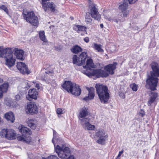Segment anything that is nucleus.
<instances>
[{"label":"nucleus","instance_id":"f257e3e1","mask_svg":"<svg viewBox=\"0 0 159 159\" xmlns=\"http://www.w3.org/2000/svg\"><path fill=\"white\" fill-rule=\"evenodd\" d=\"M84 70H82L83 73L89 77L95 76L97 78H104L108 76V74L103 70L98 69L93 70L91 72L89 70H91L92 68L94 67V64L93 60L91 59H87L86 65L83 66Z\"/></svg>","mask_w":159,"mask_h":159},{"label":"nucleus","instance_id":"f03ea898","mask_svg":"<svg viewBox=\"0 0 159 159\" xmlns=\"http://www.w3.org/2000/svg\"><path fill=\"white\" fill-rule=\"evenodd\" d=\"M151 66L152 71L150 73L151 76L146 80V85L149 86L152 91L156 90V87L158 82L157 77H159V69L157 63L152 62Z\"/></svg>","mask_w":159,"mask_h":159},{"label":"nucleus","instance_id":"7ed1b4c3","mask_svg":"<svg viewBox=\"0 0 159 159\" xmlns=\"http://www.w3.org/2000/svg\"><path fill=\"white\" fill-rule=\"evenodd\" d=\"M56 132L53 131L54 137L52 142L54 144L55 149L56 152L57 154L59 157L61 159H66L68 156H70V151L69 148L65 147L64 148L63 146H60L58 144H59L60 139H56L55 137V134Z\"/></svg>","mask_w":159,"mask_h":159},{"label":"nucleus","instance_id":"20e7f679","mask_svg":"<svg viewBox=\"0 0 159 159\" xmlns=\"http://www.w3.org/2000/svg\"><path fill=\"white\" fill-rule=\"evenodd\" d=\"M95 87L101 102L104 104L107 103L110 98V95L107 87L98 84H96Z\"/></svg>","mask_w":159,"mask_h":159},{"label":"nucleus","instance_id":"39448f33","mask_svg":"<svg viewBox=\"0 0 159 159\" xmlns=\"http://www.w3.org/2000/svg\"><path fill=\"white\" fill-rule=\"evenodd\" d=\"M62 87L68 93L75 96L80 95L81 92V90L78 84L70 81H65L62 85Z\"/></svg>","mask_w":159,"mask_h":159},{"label":"nucleus","instance_id":"423d86ee","mask_svg":"<svg viewBox=\"0 0 159 159\" xmlns=\"http://www.w3.org/2000/svg\"><path fill=\"white\" fill-rule=\"evenodd\" d=\"M23 17L28 22L30 23L32 25L36 26L39 24L38 18L35 15L33 11L28 12L24 10Z\"/></svg>","mask_w":159,"mask_h":159},{"label":"nucleus","instance_id":"0eeeda50","mask_svg":"<svg viewBox=\"0 0 159 159\" xmlns=\"http://www.w3.org/2000/svg\"><path fill=\"white\" fill-rule=\"evenodd\" d=\"M90 2L88 8V10L90 11L89 13L91 17L94 18L95 20H99L101 18V15L99 14L97 8L96 7V5L94 3H91V1L89 0Z\"/></svg>","mask_w":159,"mask_h":159},{"label":"nucleus","instance_id":"6e6552de","mask_svg":"<svg viewBox=\"0 0 159 159\" xmlns=\"http://www.w3.org/2000/svg\"><path fill=\"white\" fill-rule=\"evenodd\" d=\"M50 0H42V5L45 11H51L52 12L56 13L57 10L56 5L52 2H50Z\"/></svg>","mask_w":159,"mask_h":159},{"label":"nucleus","instance_id":"1a4fd4ad","mask_svg":"<svg viewBox=\"0 0 159 159\" xmlns=\"http://www.w3.org/2000/svg\"><path fill=\"white\" fill-rule=\"evenodd\" d=\"M0 56L4 58L6 64L10 67V49L0 47Z\"/></svg>","mask_w":159,"mask_h":159},{"label":"nucleus","instance_id":"9d476101","mask_svg":"<svg viewBox=\"0 0 159 159\" xmlns=\"http://www.w3.org/2000/svg\"><path fill=\"white\" fill-rule=\"evenodd\" d=\"M96 136L98 138L97 142L99 144L104 145L105 144V141L107 140L108 136L106 133L103 130H101L95 134Z\"/></svg>","mask_w":159,"mask_h":159},{"label":"nucleus","instance_id":"9b49d317","mask_svg":"<svg viewBox=\"0 0 159 159\" xmlns=\"http://www.w3.org/2000/svg\"><path fill=\"white\" fill-rule=\"evenodd\" d=\"M26 113L31 114H35L38 113V107L35 102H30L25 108Z\"/></svg>","mask_w":159,"mask_h":159},{"label":"nucleus","instance_id":"f8f14e48","mask_svg":"<svg viewBox=\"0 0 159 159\" xmlns=\"http://www.w3.org/2000/svg\"><path fill=\"white\" fill-rule=\"evenodd\" d=\"M16 66L20 72L22 74L28 75L30 73V71L29 70L28 67L24 62H18Z\"/></svg>","mask_w":159,"mask_h":159},{"label":"nucleus","instance_id":"ddd939ff","mask_svg":"<svg viewBox=\"0 0 159 159\" xmlns=\"http://www.w3.org/2000/svg\"><path fill=\"white\" fill-rule=\"evenodd\" d=\"M38 95V93L35 88L30 89L28 92V94L27 95L26 98L29 101H31L32 99H37Z\"/></svg>","mask_w":159,"mask_h":159},{"label":"nucleus","instance_id":"4468645a","mask_svg":"<svg viewBox=\"0 0 159 159\" xmlns=\"http://www.w3.org/2000/svg\"><path fill=\"white\" fill-rule=\"evenodd\" d=\"M128 6V3L125 1H124L123 2L120 4L119 6V8L123 14L124 17H126L129 14V11L127 10Z\"/></svg>","mask_w":159,"mask_h":159},{"label":"nucleus","instance_id":"2eb2a0df","mask_svg":"<svg viewBox=\"0 0 159 159\" xmlns=\"http://www.w3.org/2000/svg\"><path fill=\"white\" fill-rule=\"evenodd\" d=\"M14 54L17 59L21 61L25 59L24 52L23 50L16 48L14 49Z\"/></svg>","mask_w":159,"mask_h":159},{"label":"nucleus","instance_id":"dca6fc26","mask_svg":"<svg viewBox=\"0 0 159 159\" xmlns=\"http://www.w3.org/2000/svg\"><path fill=\"white\" fill-rule=\"evenodd\" d=\"M117 65L116 63L113 64H109L104 67V71L106 72L108 74V73L111 75L114 74V71L116 68V66Z\"/></svg>","mask_w":159,"mask_h":159},{"label":"nucleus","instance_id":"f3484780","mask_svg":"<svg viewBox=\"0 0 159 159\" xmlns=\"http://www.w3.org/2000/svg\"><path fill=\"white\" fill-rule=\"evenodd\" d=\"M149 94V98L148 102V105L150 106L151 104L155 101L158 97V94L157 92L151 91H150Z\"/></svg>","mask_w":159,"mask_h":159},{"label":"nucleus","instance_id":"a211bd4d","mask_svg":"<svg viewBox=\"0 0 159 159\" xmlns=\"http://www.w3.org/2000/svg\"><path fill=\"white\" fill-rule=\"evenodd\" d=\"M20 132L23 135H31L32 132L30 129L22 125H20L18 127Z\"/></svg>","mask_w":159,"mask_h":159},{"label":"nucleus","instance_id":"6ab92c4d","mask_svg":"<svg viewBox=\"0 0 159 159\" xmlns=\"http://www.w3.org/2000/svg\"><path fill=\"white\" fill-rule=\"evenodd\" d=\"M89 91L88 96L84 98L83 99L86 101L93 99L94 97V90L93 87H91L89 88H86Z\"/></svg>","mask_w":159,"mask_h":159},{"label":"nucleus","instance_id":"aec40b11","mask_svg":"<svg viewBox=\"0 0 159 159\" xmlns=\"http://www.w3.org/2000/svg\"><path fill=\"white\" fill-rule=\"evenodd\" d=\"M87 57V52H83L81 53L79 57V66H81L85 63Z\"/></svg>","mask_w":159,"mask_h":159},{"label":"nucleus","instance_id":"412c9836","mask_svg":"<svg viewBox=\"0 0 159 159\" xmlns=\"http://www.w3.org/2000/svg\"><path fill=\"white\" fill-rule=\"evenodd\" d=\"M88 109L85 107L82 108L80 111L78 117L79 119L83 118H85L88 115Z\"/></svg>","mask_w":159,"mask_h":159},{"label":"nucleus","instance_id":"4be33fe9","mask_svg":"<svg viewBox=\"0 0 159 159\" xmlns=\"http://www.w3.org/2000/svg\"><path fill=\"white\" fill-rule=\"evenodd\" d=\"M8 87V84L7 83H4L0 86V98H2L3 93L7 92Z\"/></svg>","mask_w":159,"mask_h":159},{"label":"nucleus","instance_id":"5701e85b","mask_svg":"<svg viewBox=\"0 0 159 159\" xmlns=\"http://www.w3.org/2000/svg\"><path fill=\"white\" fill-rule=\"evenodd\" d=\"M27 122L28 126L32 129H35L37 123L36 120L29 118Z\"/></svg>","mask_w":159,"mask_h":159},{"label":"nucleus","instance_id":"b1692460","mask_svg":"<svg viewBox=\"0 0 159 159\" xmlns=\"http://www.w3.org/2000/svg\"><path fill=\"white\" fill-rule=\"evenodd\" d=\"M73 30L76 31L78 33H80L81 31H84L87 34L86 30V28L83 26L79 25H75L73 27Z\"/></svg>","mask_w":159,"mask_h":159},{"label":"nucleus","instance_id":"393cba45","mask_svg":"<svg viewBox=\"0 0 159 159\" xmlns=\"http://www.w3.org/2000/svg\"><path fill=\"white\" fill-rule=\"evenodd\" d=\"M0 135L3 137H5L8 139L10 138L9 132L8 129H3L0 132Z\"/></svg>","mask_w":159,"mask_h":159},{"label":"nucleus","instance_id":"a878e982","mask_svg":"<svg viewBox=\"0 0 159 159\" xmlns=\"http://www.w3.org/2000/svg\"><path fill=\"white\" fill-rule=\"evenodd\" d=\"M80 123L84 128L89 123V117L83 118L79 119Z\"/></svg>","mask_w":159,"mask_h":159},{"label":"nucleus","instance_id":"bb28decb","mask_svg":"<svg viewBox=\"0 0 159 159\" xmlns=\"http://www.w3.org/2000/svg\"><path fill=\"white\" fill-rule=\"evenodd\" d=\"M102 46L101 44L94 43L92 45V47L98 51V52H103V50L102 49Z\"/></svg>","mask_w":159,"mask_h":159},{"label":"nucleus","instance_id":"cd10ccee","mask_svg":"<svg viewBox=\"0 0 159 159\" xmlns=\"http://www.w3.org/2000/svg\"><path fill=\"white\" fill-rule=\"evenodd\" d=\"M82 49L78 46H74L71 49V51L75 53H78L82 51Z\"/></svg>","mask_w":159,"mask_h":159},{"label":"nucleus","instance_id":"c85d7f7f","mask_svg":"<svg viewBox=\"0 0 159 159\" xmlns=\"http://www.w3.org/2000/svg\"><path fill=\"white\" fill-rule=\"evenodd\" d=\"M89 12H87L86 14L85 20L87 24L90 23L92 22V19L91 18Z\"/></svg>","mask_w":159,"mask_h":159},{"label":"nucleus","instance_id":"c756f323","mask_svg":"<svg viewBox=\"0 0 159 159\" xmlns=\"http://www.w3.org/2000/svg\"><path fill=\"white\" fill-rule=\"evenodd\" d=\"M39 37L42 41L44 42H47V40L45 38L44 31L39 32Z\"/></svg>","mask_w":159,"mask_h":159},{"label":"nucleus","instance_id":"7c9ffc66","mask_svg":"<svg viewBox=\"0 0 159 159\" xmlns=\"http://www.w3.org/2000/svg\"><path fill=\"white\" fill-rule=\"evenodd\" d=\"M46 82L48 84H51L53 87H55L57 85V84L54 80H46Z\"/></svg>","mask_w":159,"mask_h":159},{"label":"nucleus","instance_id":"2f4dec72","mask_svg":"<svg viewBox=\"0 0 159 159\" xmlns=\"http://www.w3.org/2000/svg\"><path fill=\"white\" fill-rule=\"evenodd\" d=\"M73 63L74 64H76L79 66V58L76 55H74L72 58Z\"/></svg>","mask_w":159,"mask_h":159},{"label":"nucleus","instance_id":"473e14b6","mask_svg":"<svg viewBox=\"0 0 159 159\" xmlns=\"http://www.w3.org/2000/svg\"><path fill=\"white\" fill-rule=\"evenodd\" d=\"M130 87L133 91L135 92L138 90V85L134 83L131 84L130 85Z\"/></svg>","mask_w":159,"mask_h":159},{"label":"nucleus","instance_id":"72a5a7b5","mask_svg":"<svg viewBox=\"0 0 159 159\" xmlns=\"http://www.w3.org/2000/svg\"><path fill=\"white\" fill-rule=\"evenodd\" d=\"M84 129L90 130H94L95 129V127L94 125L90 124L89 123V125H88L87 126H85Z\"/></svg>","mask_w":159,"mask_h":159},{"label":"nucleus","instance_id":"f704fd0d","mask_svg":"<svg viewBox=\"0 0 159 159\" xmlns=\"http://www.w3.org/2000/svg\"><path fill=\"white\" fill-rule=\"evenodd\" d=\"M16 131L12 129H11V140L16 138Z\"/></svg>","mask_w":159,"mask_h":159},{"label":"nucleus","instance_id":"c9c22d12","mask_svg":"<svg viewBox=\"0 0 159 159\" xmlns=\"http://www.w3.org/2000/svg\"><path fill=\"white\" fill-rule=\"evenodd\" d=\"M0 9L3 10L7 14H8V10L7 7L4 5H2L0 7Z\"/></svg>","mask_w":159,"mask_h":159},{"label":"nucleus","instance_id":"e433bc0d","mask_svg":"<svg viewBox=\"0 0 159 159\" xmlns=\"http://www.w3.org/2000/svg\"><path fill=\"white\" fill-rule=\"evenodd\" d=\"M23 136V135L22 136L20 135L17 136V140L20 141L24 142L25 140V136Z\"/></svg>","mask_w":159,"mask_h":159},{"label":"nucleus","instance_id":"4c0bfd02","mask_svg":"<svg viewBox=\"0 0 159 159\" xmlns=\"http://www.w3.org/2000/svg\"><path fill=\"white\" fill-rule=\"evenodd\" d=\"M65 112L64 110L60 108H58L57 111V112L58 115L63 113Z\"/></svg>","mask_w":159,"mask_h":159},{"label":"nucleus","instance_id":"58836bf2","mask_svg":"<svg viewBox=\"0 0 159 159\" xmlns=\"http://www.w3.org/2000/svg\"><path fill=\"white\" fill-rule=\"evenodd\" d=\"M15 120V117L14 114L11 112V122L13 123Z\"/></svg>","mask_w":159,"mask_h":159},{"label":"nucleus","instance_id":"ea45409f","mask_svg":"<svg viewBox=\"0 0 159 159\" xmlns=\"http://www.w3.org/2000/svg\"><path fill=\"white\" fill-rule=\"evenodd\" d=\"M4 100L5 104L9 107L10 105V101L9 98H4Z\"/></svg>","mask_w":159,"mask_h":159},{"label":"nucleus","instance_id":"a19ab883","mask_svg":"<svg viewBox=\"0 0 159 159\" xmlns=\"http://www.w3.org/2000/svg\"><path fill=\"white\" fill-rule=\"evenodd\" d=\"M45 159H58V158L55 155H51L46 158Z\"/></svg>","mask_w":159,"mask_h":159},{"label":"nucleus","instance_id":"79ce46f5","mask_svg":"<svg viewBox=\"0 0 159 159\" xmlns=\"http://www.w3.org/2000/svg\"><path fill=\"white\" fill-rule=\"evenodd\" d=\"M4 117L7 120H9L10 119V113L9 112L6 113L5 114Z\"/></svg>","mask_w":159,"mask_h":159},{"label":"nucleus","instance_id":"37998d69","mask_svg":"<svg viewBox=\"0 0 159 159\" xmlns=\"http://www.w3.org/2000/svg\"><path fill=\"white\" fill-rule=\"evenodd\" d=\"M25 141L27 143H29L31 141V138L30 136H28L27 137H25Z\"/></svg>","mask_w":159,"mask_h":159},{"label":"nucleus","instance_id":"c03bdc74","mask_svg":"<svg viewBox=\"0 0 159 159\" xmlns=\"http://www.w3.org/2000/svg\"><path fill=\"white\" fill-rule=\"evenodd\" d=\"M16 61V59L15 58H13L12 57H11V67L13 66L15 63V62Z\"/></svg>","mask_w":159,"mask_h":159},{"label":"nucleus","instance_id":"a18cd8bd","mask_svg":"<svg viewBox=\"0 0 159 159\" xmlns=\"http://www.w3.org/2000/svg\"><path fill=\"white\" fill-rule=\"evenodd\" d=\"M110 21H113L116 22V23H118V22L121 21V20L120 19H111L110 18L108 19Z\"/></svg>","mask_w":159,"mask_h":159},{"label":"nucleus","instance_id":"49530a36","mask_svg":"<svg viewBox=\"0 0 159 159\" xmlns=\"http://www.w3.org/2000/svg\"><path fill=\"white\" fill-rule=\"evenodd\" d=\"M124 152V150H122L121 151H120L119 152V154L117 157L116 158V159H120V157L121 156V155Z\"/></svg>","mask_w":159,"mask_h":159},{"label":"nucleus","instance_id":"de8ad7c7","mask_svg":"<svg viewBox=\"0 0 159 159\" xmlns=\"http://www.w3.org/2000/svg\"><path fill=\"white\" fill-rule=\"evenodd\" d=\"M129 3L132 4L136 2L138 0H127Z\"/></svg>","mask_w":159,"mask_h":159},{"label":"nucleus","instance_id":"09e8293b","mask_svg":"<svg viewBox=\"0 0 159 159\" xmlns=\"http://www.w3.org/2000/svg\"><path fill=\"white\" fill-rule=\"evenodd\" d=\"M84 40L86 43H88L89 42V39L88 37H86L84 39Z\"/></svg>","mask_w":159,"mask_h":159},{"label":"nucleus","instance_id":"8fccbe9b","mask_svg":"<svg viewBox=\"0 0 159 159\" xmlns=\"http://www.w3.org/2000/svg\"><path fill=\"white\" fill-rule=\"evenodd\" d=\"M139 115L141 116V117H143L145 115V113L144 111H141V112L139 113Z\"/></svg>","mask_w":159,"mask_h":159},{"label":"nucleus","instance_id":"3c124183","mask_svg":"<svg viewBox=\"0 0 159 159\" xmlns=\"http://www.w3.org/2000/svg\"><path fill=\"white\" fill-rule=\"evenodd\" d=\"M25 84H27L29 87H30V86H31V85H30L31 82L26 81L25 82Z\"/></svg>","mask_w":159,"mask_h":159},{"label":"nucleus","instance_id":"603ef678","mask_svg":"<svg viewBox=\"0 0 159 159\" xmlns=\"http://www.w3.org/2000/svg\"><path fill=\"white\" fill-rule=\"evenodd\" d=\"M35 87L39 90V84H36Z\"/></svg>","mask_w":159,"mask_h":159},{"label":"nucleus","instance_id":"864d4df0","mask_svg":"<svg viewBox=\"0 0 159 159\" xmlns=\"http://www.w3.org/2000/svg\"><path fill=\"white\" fill-rule=\"evenodd\" d=\"M16 98L17 100H19L20 99V96L19 95H16Z\"/></svg>","mask_w":159,"mask_h":159},{"label":"nucleus","instance_id":"5fc2aeb1","mask_svg":"<svg viewBox=\"0 0 159 159\" xmlns=\"http://www.w3.org/2000/svg\"><path fill=\"white\" fill-rule=\"evenodd\" d=\"M67 159H75L74 157L73 156H71L69 157V158Z\"/></svg>","mask_w":159,"mask_h":159},{"label":"nucleus","instance_id":"6e6d98bb","mask_svg":"<svg viewBox=\"0 0 159 159\" xmlns=\"http://www.w3.org/2000/svg\"><path fill=\"white\" fill-rule=\"evenodd\" d=\"M3 81V80L2 79H1L0 78V83H2Z\"/></svg>","mask_w":159,"mask_h":159},{"label":"nucleus","instance_id":"4d7b16f0","mask_svg":"<svg viewBox=\"0 0 159 159\" xmlns=\"http://www.w3.org/2000/svg\"><path fill=\"white\" fill-rule=\"evenodd\" d=\"M100 27L101 28H103V25L102 24H100Z\"/></svg>","mask_w":159,"mask_h":159},{"label":"nucleus","instance_id":"13d9d810","mask_svg":"<svg viewBox=\"0 0 159 159\" xmlns=\"http://www.w3.org/2000/svg\"><path fill=\"white\" fill-rule=\"evenodd\" d=\"M2 121V120H1V118H0V123H1V122Z\"/></svg>","mask_w":159,"mask_h":159},{"label":"nucleus","instance_id":"bf43d9fd","mask_svg":"<svg viewBox=\"0 0 159 159\" xmlns=\"http://www.w3.org/2000/svg\"><path fill=\"white\" fill-rule=\"evenodd\" d=\"M81 35H84V34H81Z\"/></svg>","mask_w":159,"mask_h":159},{"label":"nucleus","instance_id":"052dcab7","mask_svg":"<svg viewBox=\"0 0 159 159\" xmlns=\"http://www.w3.org/2000/svg\"><path fill=\"white\" fill-rule=\"evenodd\" d=\"M33 83L35 84V83L34 82H33Z\"/></svg>","mask_w":159,"mask_h":159},{"label":"nucleus","instance_id":"680f3d73","mask_svg":"<svg viewBox=\"0 0 159 159\" xmlns=\"http://www.w3.org/2000/svg\"><path fill=\"white\" fill-rule=\"evenodd\" d=\"M10 49H11V48H10Z\"/></svg>","mask_w":159,"mask_h":159},{"label":"nucleus","instance_id":"e2e57ef3","mask_svg":"<svg viewBox=\"0 0 159 159\" xmlns=\"http://www.w3.org/2000/svg\"><path fill=\"white\" fill-rule=\"evenodd\" d=\"M73 18H71V19H72V20H73Z\"/></svg>","mask_w":159,"mask_h":159}]
</instances>
